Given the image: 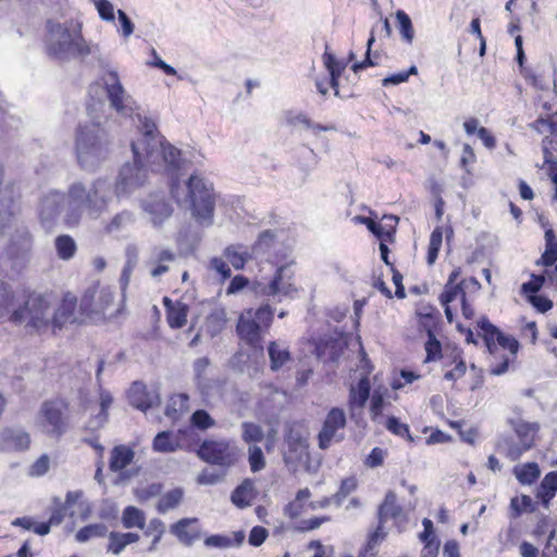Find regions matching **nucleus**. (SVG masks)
<instances>
[{"label": "nucleus", "instance_id": "obj_47", "mask_svg": "<svg viewBox=\"0 0 557 557\" xmlns=\"http://www.w3.org/2000/svg\"><path fill=\"white\" fill-rule=\"evenodd\" d=\"M14 310V293L11 286L0 281V319L11 315Z\"/></svg>", "mask_w": 557, "mask_h": 557}, {"label": "nucleus", "instance_id": "obj_41", "mask_svg": "<svg viewBox=\"0 0 557 557\" xmlns=\"http://www.w3.org/2000/svg\"><path fill=\"white\" fill-rule=\"evenodd\" d=\"M184 491L180 487L166 492L158 502L157 510L160 513H165L175 509L182 502Z\"/></svg>", "mask_w": 557, "mask_h": 557}, {"label": "nucleus", "instance_id": "obj_30", "mask_svg": "<svg viewBox=\"0 0 557 557\" xmlns=\"http://www.w3.org/2000/svg\"><path fill=\"white\" fill-rule=\"evenodd\" d=\"M210 366V360L207 357L197 358L193 363L194 381L200 394L206 396L209 394L210 381L206 372Z\"/></svg>", "mask_w": 557, "mask_h": 557}, {"label": "nucleus", "instance_id": "obj_63", "mask_svg": "<svg viewBox=\"0 0 557 557\" xmlns=\"http://www.w3.org/2000/svg\"><path fill=\"white\" fill-rule=\"evenodd\" d=\"M540 124H547V131L552 134H557V113L549 119L539 117L532 124L531 127L537 133H542Z\"/></svg>", "mask_w": 557, "mask_h": 557}, {"label": "nucleus", "instance_id": "obj_48", "mask_svg": "<svg viewBox=\"0 0 557 557\" xmlns=\"http://www.w3.org/2000/svg\"><path fill=\"white\" fill-rule=\"evenodd\" d=\"M108 533V528L103 523L89 524L82 528L76 534L75 539L79 543H85L91 539L104 537Z\"/></svg>", "mask_w": 557, "mask_h": 557}, {"label": "nucleus", "instance_id": "obj_46", "mask_svg": "<svg viewBox=\"0 0 557 557\" xmlns=\"http://www.w3.org/2000/svg\"><path fill=\"white\" fill-rule=\"evenodd\" d=\"M557 261V238L553 230L545 231V251L542 255V262L546 267Z\"/></svg>", "mask_w": 557, "mask_h": 557}, {"label": "nucleus", "instance_id": "obj_53", "mask_svg": "<svg viewBox=\"0 0 557 557\" xmlns=\"http://www.w3.org/2000/svg\"><path fill=\"white\" fill-rule=\"evenodd\" d=\"M458 298H460V300L466 299V292L461 283L445 285L444 292L440 296L442 305H448Z\"/></svg>", "mask_w": 557, "mask_h": 557}, {"label": "nucleus", "instance_id": "obj_27", "mask_svg": "<svg viewBox=\"0 0 557 557\" xmlns=\"http://www.w3.org/2000/svg\"><path fill=\"white\" fill-rule=\"evenodd\" d=\"M403 515V507L397 504V496L394 491H388L383 503L377 509V519L380 522H386L389 519H398Z\"/></svg>", "mask_w": 557, "mask_h": 557}, {"label": "nucleus", "instance_id": "obj_26", "mask_svg": "<svg viewBox=\"0 0 557 557\" xmlns=\"http://www.w3.org/2000/svg\"><path fill=\"white\" fill-rule=\"evenodd\" d=\"M257 492L255 483L250 479H245L231 494V502L238 508H246L252 504Z\"/></svg>", "mask_w": 557, "mask_h": 557}, {"label": "nucleus", "instance_id": "obj_24", "mask_svg": "<svg viewBox=\"0 0 557 557\" xmlns=\"http://www.w3.org/2000/svg\"><path fill=\"white\" fill-rule=\"evenodd\" d=\"M182 443L178 434L171 431L159 432L152 441V449L161 454H171L180 450Z\"/></svg>", "mask_w": 557, "mask_h": 557}, {"label": "nucleus", "instance_id": "obj_42", "mask_svg": "<svg viewBox=\"0 0 557 557\" xmlns=\"http://www.w3.org/2000/svg\"><path fill=\"white\" fill-rule=\"evenodd\" d=\"M135 223V215L132 211L123 210L116 213L110 222L106 225L108 233H116Z\"/></svg>", "mask_w": 557, "mask_h": 557}, {"label": "nucleus", "instance_id": "obj_52", "mask_svg": "<svg viewBox=\"0 0 557 557\" xmlns=\"http://www.w3.org/2000/svg\"><path fill=\"white\" fill-rule=\"evenodd\" d=\"M443 242V232L441 227H436L430 236V244L428 249V263L433 264L435 260L437 259L438 251L441 249Z\"/></svg>", "mask_w": 557, "mask_h": 557}, {"label": "nucleus", "instance_id": "obj_11", "mask_svg": "<svg viewBox=\"0 0 557 557\" xmlns=\"http://www.w3.org/2000/svg\"><path fill=\"white\" fill-rule=\"evenodd\" d=\"M308 436V430L299 423L290 424L284 436V462L294 472L309 460Z\"/></svg>", "mask_w": 557, "mask_h": 557}, {"label": "nucleus", "instance_id": "obj_6", "mask_svg": "<svg viewBox=\"0 0 557 557\" xmlns=\"http://www.w3.org/2000/svg\"><path fill=\"white\" fill-rule=\"evenodd\" d=\"M112 140L98 122L79 124L75 132V154L79 166L96 171L110 156Z\"/></svg>", "mask_w": 557, "mask_h": 557}, {"label": "nucleus", "instance_id": "obj_38", "mask_svg": "<svg viewBox=\"0 0 557 557\" xmlns=\"http://www.w3.org/2000/svg\"><path fill=\"white\" fill-rule=\"evenodd\" d=\"M54 248L58 257L61 260L67 261L75 256L77 245L72 236L63 234L55 237Z\"/></svg>", "mask_w": 557, "mask_h": 557}, {"label": "nucleus", "instance_id": "obj_25", "mask_svg": "<svg viewBox=\"0 0 557 557\" xmlns=\"http://www.w3.org/2000/svg\"><path fill=\"white\" fill-rule=\"evenodd\" d=\"M166 308V320L172 329H181L186 324L188 307L182 302H173L168 297L163 299Z\"/></svg>", "mask_w": 557, "mask_h": 557}, {"label": "nucleus", "instance_id": "obj_22", "mask_svg": "<svg viewBox=\"0 0 557 557\" xmlns=\"http://www.w3.org/2000/svg\"><path fill=\"white\" fill-rule=\"evenodd\" d=\"M170 532L177 537V540L190 546L200 537V529L198 527L197 518H184L170 527Z\"/></svg>", "mask_w": 557, "mask_h": 557}, {"label": "nucleus", "instance_id": "obj_58", "mask_svg": "<svg viewBox=\"0 0 557 557\" xmlns=\"http://www.w3.org/2000/svg\"><path fill=\"white\" fill-rule=\"evenodd\" d=\"M417 73H418L417 66L412 65L406 72H400V73L393 74V75L385 77L382 81V85L388 86V85H398V84L405 83L408 81L410 75H416Z\"/></svg>", "mask_w": 557, "mask_h": 557}, {"label": "nucleus", "instance_id": "obj_56", "mask_svg": "<svg viewBox=\"0 0 557 557\" xmlns=\"http://www.w3.org/2000/svg\"><path fill=\"white\" fill-rule=\"evenodd\" d=\"M386 428L395 435L407 437L409 441H412V437L410 436L409 432V426L405 423H401L397 418L389 417L386 421Z\"/></svg>", "mask_w": 557, "mask_h": 557}, {"label": "nucleus", "instance_id": "obj_34", "mask_svg": "<svg viewBox=\"0 0 557 557\" xmlns=\"http://www.w3.org/2000/svg\"><path fill=\"white\" fill-rule=\"evenodd\" d=\"M384 219L393 222L394 224H388V225L384 226L380 223H376L375 221H373L371 219H368V218L362 219V222L367 224V227L369 228V231L372 232L377 238H380L381 242H386V240L392 239V236L395 232V225L398 222V218L394 216V215H388V216L385 215Z\"/></svg>", "mask_w": 557, "mask_h": 557}, {"label": "nucleus", "instance_id": "obj_54", "mask_svg": "<svg viewBox=\"0 0 557 557\" xmlns=\"http://www.w3.org/2000/svg\"><path fill=\"white\" fill-rule=\"evenodd\" d=\"M248 461L252 472H258L265 467L264 456L262 449L259 446H249Z\"/></svg>", "mask_w": 557, "mask_h": 557}, {"label": "nucleus", "instance_id": "obj_51", "mask_svg": "<svg viewBox=\"0 0 557 557\" xmlns=\"http://www.w3.org/2000/svg\"><path fill=\"white\" fill-rule=\"evenodd\" d=\"M424 348L426 351L425 362L435 361L441 358L442 345L431 330L428 331V341Z\"/></svg>", "mask_w": 557, "mask_h": 557}, {"label": "nucleus", "instance_id": "obj_9", "mask_svg": "<svg viewBox=\"0 0 557 557\" xmlns=\"http://www.w3.org/2000/svg\"><path fill=\"white\" fill-rule=\"evenodd\" d=\"M273 321V310L269 305L258 309H247L240 313L236 331L240 339L251 347H261L262 335Z\"/></svg>", "mask_w": 557, "mask_h": 557}, {"label": "nucleus", "instance_id": "obj_45", "mask_svg": "<svg viewBox=\"0 0 557 557\" xmlns=\"http://www.w3.org/2000/svg\"><path fill=\"white\" fill-rule=\"evenodd\" d=\"M90 297H96L92 307L94 311H106L113 304L114 290L111 286H100Z\"/></svg>", "mask_w": 557, "mask_h": 557}, {"label": "nucleus", "instance_id": "obj_3", "mask_svg": "<svg viewBox=\"0 0 557 557\" xmlns=\"http://www.w3.org/2000/svg\"><path fill=\"white\" fill-rule=\"evenodd\" d=\"M113 184L109 178L98 177L89 184L74 182L67 187V206L64 216L66 227L79 225L84 214L97 220L109 209L114 195Z\"/></svg>", "mask_w": 557, "mask_h": 557}, {"label": "nucleus", "instance_id": "obj_33", "mask_svg": "<svg viewBox=\"0 0 557 557\" xmlns=\"http://www.w3.org/2000/svg\"><path fill=\"white\" fill-rule=\"evenodd\" d=\"M519 442L522 443V449H531L534 445L535 435L540 429L537 423H528L518 421L513 425Z\"/></svg>", "mask_w": 557, "mask_h": 557}, {"label": "nucleus", "instance_id": "obj_16", "mask_svg": "<svg viewBox=\"0 0 557 557\" xmlns=\"http://www.w3.org/2000/svg\"><path fill=\"white\" fill-rule=\"evenodd\" d=\"M140 207L154 228L161 227L169 220L174 209L164 193H151L141 200Z\"/></svg>", "mask_w": 557, "mask_h": 557}, {"label": "nucleus", "instance_id": "obj_28", "mask_svg": "<svg viewBox=\"0 0 557 557\" xmlns=\"http://www.w3.org/2000/svg\"><path fill=\"white\" fill-rule=\"evenodd\" d=\"M271 370L277 371L290 361V352L283 342L273 341L268 346Z\"/></svg>", "mask_w": 557, "mask_h": 557}, {"label": "nucleus", "instance_id": "obj_20", "mask_svg": "<svg viewBox=\"0 0 557 557\" xmlns=\"http://www.w3.org/2000/svg\"><path fill=\"white\" fill-rule=\"evenodd\" d=\"M127 397L133 407L144 412L160 404L158 393L154 391H148L147 386L141 382H134L131 385Z\"/></svg>", "mask_w": 557, "mask_h": 557}, {"label": "nucleus", "instance_id": "obj_15", "mask_svg": "<svg viewBox=\"0 0 557 557\" xmlns=\"http://www.w3.org/2000/svg\"><path fill=\"white\" fill-rule=\"evenodd\" d=\"M346 425V416L343 409L332 408L323 422L322 429L318 435L319 447L327 449L333 443H339L344 440V429Z\"/></svg>", "mask_w": 557, "mask_h": 557}, {"label": "nucleus", "instance_id": "obj_43", "mask_svg": "<svg viewBox=\"0 0 557 557\" xmlns=\"http://www.w3.org/2000/svg\"><path fill=\"white\" fill-rule=\"evenodd\" d=\"M188 400L189 397L186 394L173 395L166 404L164 414L172 420H176L181 412L188 409Z\"/></svg>", "mask_w": 557, "mask_h": 557}, {"label": "nucleus", "instance_id": "obj_1", "mask_svg": "<svg viewBox=\"0 0 557 557\" xmlns=\"http://www.w3.org/2000/svg\"><path fill=\"white\" fill-rule=\"evenodd\" d=\"M139 137L132 141L133 160L120 169L113 189L116 197L132 194L148 181V170L165 171L174 176L183 168L182 151L164 140L156 123L139 113Z\"/></svg>", "mask_w": 557, "mask_h": 557}, {"label": "nucleus", "instance_id": "obj_23", "mask_svg": "<svg viewBox=\"0 0 557 557\" xmlns=\"http://www.w3.org/2000/svg\"><path fill=\"white\" fill-rule=\"evenodd\" d=\"M370 387L367 376L361 377L356 386L350 387L348 405L352 418L362 412L370 396Z\"/></svg>", "mask_w": 557, "mask_h": 557}, {"label": "nucleus", "instance_id": "obj_29", "mask_svg": "<svg viewBox=\"0 0 557 557\" xmlns=\"http://www.w3.org/2000/svg\"><path fill=\"white\" fill-rule=\"evenodd\" d=\"M284 121L288 126L296 127L302 125L307 128H311L313 134H318L320 131H334L333 125H321L312 123L311 120L302 112L287 111L284 113Z\"/></svg>", "mask_w": 557, "mask_h": 557}, {"label": "nucleus", "instance_id": "obj_14", "mask_svg": "<svg viewBox=\"0 0 557 557\" xmlns=\"http://www.w3.org/2000/svg\"><path fill=\"white\" fill-rule=\"evenodd\" d=\"M66 409L67 405L62 399L45 401L38 414L42 432L51 437L60 438L67 430Z\"/></svg>", "mask_w": 557, "mask_h": 557}, {"label": "nucleus", "instance_id": "obj_13", "mask_svg": "<svg viewBox=\"0 0 557 557\" xmlns=\"http://www.w3.org/2000/svg\"><path fill=\"white\" fill-rule=\"evenodd\" d=\"M110 107L122 116H132L138 109L137 102L126 92L115 71H108L101 77Z\"/></svg>", "mask_w": 557, "mask_h": 557}, {"label": "nucleus", "instance_id": "obj_36", "mask_svg": "<svg viewBox=\"0 0 557 557\" xmlns=\"http://www.w3.org/2000/svg\"><path fill=\"white\" fill-rule=\"evenodd\" d=\"M557 493V471L547 473L537 487L536 497L542 500L545 507Z\"/></svg>", "mask_w": 557, "mask_h": 557}, {"label": "nucleus", "instance_id": "obj_32", "mask_svg": "<svg viewBox=\"0 0 557 557\" xmlns=\"http://www.w3.org/2000/svg\"><path fill=\"white\" fill-rule=\"evenodd\" d=\"M226 324V312L223 308H214L206 318L202 330L214 337L219 335Z\"/></svg>", "mask_w": 557, "mask_h": 557}, {"label": "nucleus", "instance_id": "obj_12", "mask_svg": "<svg viewBox=\"0 0 557 557\" xmlns=\"http://www.w3.org/2000/svg\"><path fill=\"white\" fill-rule=\"evenodd\" d=\"M66 206L67 191L63 193L58 189H49L44 193L38 200L36 209L41 227L50 232L57 226L61 216L64 222Z\"/></svg>", "mask_w": 557, "mask_h": 557}, {"label": "nucleus", "instance_id": "obj_39", "mask_svg": "<svg viewBox=\"0 0 557 557\" xmlns=\"http://www.w3.org/2000/svg\"><path fill=\"white\" fill-rule=\"evenodd\" d=\"M513 474L521 484L531 485L539 479L541 470L536 462H528L522 466H516Z\"/></svg>", "mask_w": 557, "mask_h": 557}, {"label": "nucleus", "instance_id": "obj_18", "mask_svg": "<svg viewBox=\"0 0 557 557\" xmlns=\"http://www.w3.org/2000/svg\"><path fill=\"white\" fill-rule=\"evenodd\" d=\"M30 445V435L22 429L7 428L0 431V451H24Z\"/></svg>", "mask_w": 557, "mask_h": 557}, {"label": "nucleus", "instance_id": "obj_37", "mask_svg": "<svg viewBox=\"0 0 557 557\" xmlns=\"http://www.w3.org/2000/svg\"><path fill=\"white\" fill-rule=\"evenodd\" d=\"M99 400H100V412L91 419L88 424L87 429L89 430H97L101 428L108 420V409L112 405L113 398L111 394L106 389H100L99 394Z\"/></svg>", "mask_w": 557, "mask_h": 557}, {"label": "nucleus", "instance_id": "obj_40", "mask_svg": "<svg viewBox=\"0 0 557 557\" xmlns=\"http://www.w3.org/2000/svg\"><path fill=\"white\" fill-rule=\"evenodd\" d=\"M122 523L126 529H144L146 523L145 512L135 506H127L122 513Z\"/></svg>", "mask_w": 557, "mask_h": 557}, {"label": "nucleus", "instance_id": "obj_5", "mask_svg": "<svg viewBox=\"0 0 557 557\" xmlns=\"http://www.w3.org/2000/svg\"><path fill=\"white\" fill-rule=\"evenodd\" d=\"M170 190L180 206L190 209L196 221L209 226L213 223L215 193L213 185L199 174H193L184 186L172 178Z\"/></svg>", "mask_w": 557, "mask_h": 557}, {"label": "nucleus", "instance_id": "obj_55", "mask_svg": "<svg viewBox=\"0 0 557 557\" xmlns=\"http://www.w3.org/2000/svg\"><path fill=\"white\" fill-rule=\"evenodd\" d=\"M190 422L199 430H208L215 425V421L203 409L196 410L190 417Z\"/></svg>", "mask_w": 557, "mask_h": 557}, {"label": "nucleus", "instance_id": "obj_50", "mask_svg": "<svg viewBox=\"0 0 557 557\" xmlns=\"http://www.w3.org/2000/svg\"><path fill=\"white\" fill-rule=\"evenodd\" d=\"M242 437L245 443H258L263 440V430L260 425L252 422L242 424Z\"/></svg>", "mask_w": 557, "mask_h": 557}, {"label": "nucleus", "instance_id": "obj_17", "mask_svg": "<svg viewBox=\"0 0 557 557\" xmlns=\"http://www.w3.org/2000/svg\"><path fill=\"white\" fill-rule=\"evenodd\" d=\"M280 235L283 233L272 230L263 231L251 247L253 259L274 262L282 252Z\"/></svg>", "mask_w": 557, "mask_h": 557}, {"label": "nucleus", "instance_id": "obj_31", "mask_svg": "<svg viewBox=\"0 0 557 557\" xmlns=\"http://www.w3.org/2000/svg\"><path fill=\"white\" fill-rule=\"evenodd\" d=\"M224 257L236 269L240 270L246 262L253 259L252 249L250 251L243 245H230L224 250Z\"/></svg>", "mask_w": 557, "mask_h": 557}, {"label": "nucleus", "instance_id": "obj_21", "mask_svg": "<svg viewBox=\"0 0 557 557\" xmlns=\"http://www.w3.org/2000/svg\"><path fill=\"white\" fill-rule=\"evenodd\" d=\"M287 272V267H280L273 278L268 284H259V292L265 296L283 295L292 297L296 289L293 287Z\"/></svg>", "mask_w": 557, "mask_h": 557}, {"label": "nucleus", "instance_id": "obj_19", "mask_svg": "<svg viewBox=\"0 0 557 557\" xmlns=\"http://www.w3.org/2000/svg\"><path fill=\"white\" fill-rule=\"evenodd\" d=\"M176 260L175 252L162 246L151 249L147 265L150 268V275L158 278L170 271V264Z\"/></svg>", "mask_w": 557, "mask_h": 557}, {"label": "nucleus", "instance_id": "obj_8", "mask_svg": "<svg viewBox=\"0 0 557 557\" xmlns=\"http://www.w3.org/2000/svg\"><path fill=\"white\" fill-rule=\"evenodd\" d=\"M46 51L49 57L66 61L75 57H85L92 52L91 47L77 32H71L60 23L48 22Z\"/></svg>", "mask_w": 557, "mask_h": 557}, {"label": "nucleus", "instance_id": "obj_57", "mask_svg": "<svg viewBox=\"0 0 557 557\" xmlns=\"http://www.w3.org/2000/svg\"><path fill=\"white\" fill-rule=\"evenodd\" d=\"M94 2L101 20L107 22L114 21V7L109 0H95Z\"/></svg>", "mask_w": 557, "mask_h": 557}, {"label": "nucleus", "instance_id": "obj_2", "mask_svg": "<svg viewBox=\"0 0 557 557\" xmlns=\"http://www.w3.org/2000/svg\"><path fill=\"white\" fill-rule=\"evenodd\" d=\"M77 298L66 293L59 304L52 294H30L23 306L15 308L10 315L14 323L25 324L30 332L53 333L61 330L66 323L76 321Z\"/></svg>", "mask_w": 557, "mask_h": 557}, {"label": "nucleus", "instance_id": "obj_60", "mask_svg": "<svg viewBox=\"0 0 557 557\" xmlns=\"http://www.w3.org/2000/svg\"><path fill=\"white\" fill-rule=\"evenodd\" d=\"M49 466L50 459L48 455H42L32 465L29 469V475L41 476L48 472Z\"/></svg>", "mask_w": 557, "mask_h": 557}, {"label": "nucleus", "instance_id": "obj_10", "mask_svg": "<svg viewBox=\"0 0 557 557\" xmlns=\"http://www.w3.org/2000/svg\"><path fill=\"white\" fill-rule=\"evenodd\" d=\"M197 455L209 465L228 469L238 462L242 450L233 440L210 438L200 444Z\"/></svg>", "mask_w": 557, "mask_h": 557}, {"label": "nucleus", "instance_id": "obj_35", "mask_svg": "<svg viewBox=\"0 0 557 557\" xmlns=\"http://www.w3.org/2000/svg\"><path fill=\"white\" fill-rule=\"evenodd\" d=\"M134 459V451L127 446L119 445L111 450L110 469L114 472L127 467Z\"/></svg>", "mask_w": 557, "mask_h": 557}, {"label": "nucleus", "instance_id": "obj_7", "mask_svg": "<svg viewBox=\"0 0 557 557\" xmlns=\"http://www.w3.org/2000/svg\"><path fill=\"white\" fill-rule=\"evenodd\" d=\"M478 326L483 332V339L492 358L490 364L491 374L502 375L506 373L509 363L515 360L519 351V342L513 336L505 335L486 318H481Z\"/></svg>", "mask_w": 557, "mask_h": 557}, {"label": "nucleus", "instance_id": "obj_44", "mask_svg": "<svg viewBox=\"0 0 557 557\" xmlns=\"http://www.w3.org/2000/svg\"><path fill=\"white\" fill-rule=\"evenodd\" d=\"M497 449L511 461L519 459L529 449H522V443H516L512 438L505 437L497 443Z\"/></svg>", "mask_w": 557, "mask_h": 557}, {"label": "nucleus", "instance_id": "obj_49", "mask_svg": "<svg viewBox=\"0 0 557 557\" xmlns=\"http://www.w3.org/2000/svg\"><path fill=\"white\" fill-rule=\"evenodd\" d=\"M396 18L398 22L401 39L409 45L412 44L414 38V29L409 15L405 11L398 10L396 12Z\"/></svg>", "mask_w": 557, "mask_h": 557}, {"label": "nucleus", "instance_id": "obj_59", "mask_svg": "<svg viewBox=\"0 0 557 557\" xmlns=\"http://www.w3.org/2000/svg\"><path fill=\"white\" fill-rule=\"evenodd\" d=\"M269 536V532L265 528L261 525H256L251 529L249 536H248V543L251 546L259 547L264 543L267 537Z\"/></svg>", "mask_w": 557, "mask_h": 557}, {"label": "nucleus", "instance_id": "obj_64", "mask_svg": "<svg viewBox=\"0 0 557 557\" xmlns=\"http://www.w3.org/2000/svg\"><path fill=\"white\" fill-rule=\"evenodd\" d=\"M385 456L386 451L384 449L380 447H374L369 454L366 460V465L369 468H376L383 463Z\"/></svg>", "mask_w": 557, "mask_h": 557}, {"label": "nucleus", "instance_id": "obj_62", "mask_svg": "<svg viewBox=\"0 0 557 557\" xmlns=\"http://www.w3.org/2000/svg\"><path fill=\"white\" fill-rule=\"evenodd\" d=\"M544 282V275L532 274L531 280L522 284V292L525 294H535L542 288Z\"/></svg>", "mask_w": 557, "mask_h": 557}, {"label": "nucleus", "instance_id": "obj_4", "mask_svg": "<svg viewBox=\"0 0 557 557\" xmlns=\"http://www.w3.org/2000/svg\"><path fill=\"white\" fill-rule=\"evenodd\" d=\"M0 271L5 275L18 274L27 264L34 237L28 226L17 220L14 210L0 212Z\"/></svg>", "mask_w": 557, "mask_h": 557}, {"label": "nucleus", "instance_id": "obj_61", "mask_svg": "<svg viewBox=\"0 0 557 557\" xmlns=\"http://www.w3.org/2000/svg\"><path fill=\"white\" fill-rule=\"evenodd\" d=\"M126 547L120 532H111L109 534L108 552L113 555H120Z\"/></svg>", "mask_w": 557, "mask_h": 557}]
</instances>
